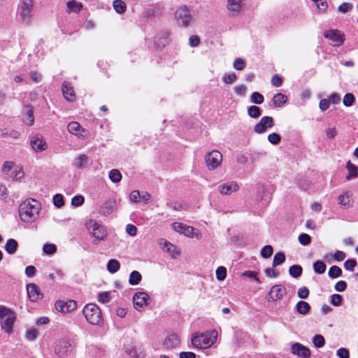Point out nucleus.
Here are the masks:
<instances>
[{
  "instance_id": "nucleus-1",
  "label": "nucleus",
  "mask_w": 358,
  "mask_h": 358,
  "mask_svg": "<svg viewBox=\"0 0 358 358\" xmlns=\"http://www.w3.org/2000/svg\"><path fill=\"white\" fill-rule=\"evenodd\" d=\"M41 210V204L34 199H28L22 202L19 206L20 220L26 223H31L36 220Z\"/></svg>"
},
{
  "instance_id": "nucleus-2",
  "label": "nucleus",
  "mask_w": 358,
  "mask_h": 358,
  "mask_svg": "<svg viewBox=\"0 0 358 358\" xmlns=\"http://www.w3.org/2000/svg\"><path fill=\"white\" fill-rule=\"evenodd\" d=\"M217 332L215 330L203 334H194L192 336V344L197 349H206L212 346L217 341Z\"/></svg>"
},
{
  "instance_id": "nucleus-3",
  "label": "nucleus",
  "mask_w": 358,
  "mask_h": 358,
  "mask_svg": "<svg viewBox=\"0 0 358 358\" xmlns=\"http://www.w3.org/2000/svg\"><path fill=\"white\" fill-rule=\"evenodd\" d=\"M86 320L92 325L100 326L103 324V317L99 307L95 303H88L83 309Z\"/></svg>"
},
{
  "instance_id": "nucleus-4",
  "label": "nucleus",
  "mask_w": 358,
  "mask_h": 358,
  "mask_svg": "<svg viewBox=\"0 0 358 358\" xmlns=\"http://www.w3.org/2000/svg\"><path fill=\"white\" fill-rule=\"evenodd\" d=\"M34 0H20L18 4V13L21 22L25 25H29L34 16Z\"/></svg>"
},
{
  "instance_id": "nucleus-5",
  "label": "nucleus",
  "mask_w": 358,
  "mask_h": 358,
  "mask_svg": "<svg viewBox=\"0 0 358 358\" xmlns=\"http://www.w3.org/2000/svg\"><path fill=\"white\" fill-rule=\"evenodd\" d=\"M172 229L175 231L183 234L187 238H196L197 240H200L202 238V234L199 229L182 222H173L172 224Z\"/></svg>"
},
{
  "instance_id": "nucleus-6",
  "label": "nucleus",
  "mask_w": 358,
  "mask_h": 358,
  "mask_svg": "<svg viewBox=\"0 0 358 358\" xmlns=\"http://www.w3.org/2000/svg\"><path fill=\"white\" fill-rule=\"evenodd\" d=\"M86 227L90 234L94 238V243L95 244L103 240L107 236V232L104 227L94 220H89L86 223Z\"/></svg>"
},
{
  "instance_id": "nucleus-7",
  "label": "nucleus",
  "mask_w": 358,
  "mask_h": 358,
  "mask_svg": "<svg viewBox=\"0 0 358 358\" xmlns=\"http://www.w3.org/2000/svg\"><path fill=\"white\" fill-rule=\"evenodd\" d=\"M175 18L178 26L187 27L193 20L189 10L185 6L177 8L175 13Z\"/></svg>"
},
{
  "instance_id": "nucleus-8",
  "label": "nucleus",
  "mask_w": 358,
  "mask_h": 358,
  "mask_svg": "<svg viewBox=\"0 0 358 358\" xmlns=\"http://www.w3.org/2000/svg\"><path fill=\"white\" fill-rule=\"evenodd\" d=\"M222 153L214 150L208 152L205 157V162L207 169L210 171H213L221 166L222 162Z\"/></svg>"
},
{
  "instance_id": "nucleus-9",
  "label": "nucleus",
  "mask_w": 358,
  "mask_h": 358,
  "mask_svg": "<svg viewBox=\"0 0 358 358\" xmlns=\"http://www.w3.org/2000/svg\"><path fill=\"white\" fill-rule=\"evenodd\" d=\"M324 36L329 41L331 45L337 47L341 45L345 41V35L337 29H330L324 32Z\"/></svg>"
},
{
  "instance_id": "nucleus-10",
  "label": "nucleus",
  "mask_w": 358,
  "mask_h": 358,
  "mask_svg": "<svg viewBox=\"0 0 358 358\" xmlns=\"http://www.w3.org/2000/svg\"><path fill=\"white\" fill-rule=\"evenodd\" d=\"M287 294V289L282 285H275L268 292L266 299L268 302L280 300Z\"/></svg>"
},
{
  "instance_id": "nucleus-11",
  "label": "nucleus",
  "mask_w": 358,
  "mask_h": 358,
  "mask_svg": "<svg viewBox=\"0 0 358 358\" xmlns=\"http://www.w3.org/2000/svg\"><path fill=\"white\" fill-rule=\"evenodd\" d=\"M150 301V298L147 293L143 292H136L133 296L134 308L138 311H141L148 305Z\"/></svg>"
},
{
  "instance_id": "nucleus-12",
  "label": "nucleus",
  "mask_w": 358,
  "mask_h": 358,
  "mask_svg": "<svg viewBox=\"0 0 358 358\" xmlns=\"http://www.w3.org/2000/svg\"><path fill=\"white\" fill-rule=\"evenodd\" d=\"M274 126V119L271 116H264L260 121L254 127V131L262 134L265 133L268 129Z\"/></svg>"
},
{
  "instance_id": "nucleus-13",
  "label": "nucleus",
  "mask_w": 358,
  "mask_h": 358,
  "mask_svg": "<svg viewBox=\"0 0 358 358\" xmlns=\"http://www.w3.org/2000/svg\"><path fill=\"white\" fill-rule=\"evenodd\" d=\"M71 349V343L66 339L59 340L55 345V352L60 357L66 356Z\"/></svg>"
},
{
  "instance_id": "nucleus-14",
  "label": "nucleus",
  "mask_w": 358,
  "mask_h": 358,
  "mask_svg": "<svg viewBox=\"0 0 358 358\" xmlns=\"http://www.w3.org/2000/svg\"><path fill=\"white\" fill-rule=\"evenodd\" d=\"M55 308L57 311L62 313H69L75 310L77 307V302L74 300L68 301L58 300L55 303Z\"/></svg>"
},
{
  "instance_id": "nucleus-15",
  "label": "nucleus",
  "mask_w": 358,
  "mask_h": 358,
  "mask_svg": "<svg viewBox=\"0 0 358 358\" xmlns=\"http://www.w3.org/2000/svg\"><path fill=\"white\" fill-rule=\"evenodd\" d=\"M16 319L15 313L12 310L8 315L1 320V328L6 334H10L13 332L14 323Z\"/></svg>"
},
{
  "instance_id": "nucleus-16",
  "label": "nucleus",
  "mask_w": 358,
  "mask_h": 358,
  "mask_svg": "<svg viewBox=\"0 0 358 358\" xmlns=\"http://www.w3.org/2000/svg\"><path fill=\"white\" fill-rule=\"evenodd\" d=\"M30 145L35 152H43L48 148V144L41 134H36L31 138Z\"/></svg>"
},
{
  "instance_id": "nucleus-17",
  "label": "nucleus",
  "mask_w": 358,
  "mask_h": 358,
  "mask_svg": "<svg viewBox=\"0 0 358 358\" xmlns=\"http://www.w3.org/2000/svg\"><path fill=\"white\" fill-rule=\"evenodd\" d=\"M180 345V338L176 334H169L164 340L162 346L166 350H173Z\"/></svg>"
},
{
  "instance_id": "nucleus-18",
  "label": "nucleus",
  "mask_w": 358,
  "mask_h": 358,
  "mask_svg": "<svg viewBox=\"0 0 358 358\" xmlns=\"http://www.w3.org/2000/svg\"><path fill=\"white\" fill-rule=\"evenodd\" d=\"M68 131L78 138H85L87 136V131L81 127L78 122H71L67 126Z\"/></svg>"
},
{
  "instance_id": "nucleus-19",
  "label": "nucleus",
  "mask_w": 358,
  "mask_h": 358,
  "mask_svg": "<svg viewBox=\"0 0 358 358\" xmlns=\"http://www.w3.org/2000/svg\"><path fill=\"white\" fill-rule=\"evenodd\" d=\"M291 352L301 358H309L310 357V350L299 343H294L292 345Z\"/></svg>"
},
{
  "instance_id": "nucleus-20",
  "label": "nucleus",
  "mask_w": 358,
  "mask_h": 358,
  "mask_svg": "<svg viewBox=\"0 0 358 358\" xmlns=\"http://www.w3.org/2000/svg\"><path fill=\"white\" fill-rule=\"evenodd\" d=\"M238 189L239 186L235 181H229L219 186V192L222 195H230Z\"/></svg>"
},
{
  "instance_id": "nucleus-21",
  "label": "nucleus",
  "mask_w": 358,
  "mask_h": 358,
  "mask_svg": "<svg viewBox=\"0 0 358 358\" xmlns=\"http://www.w3.org/2000/svg\"><path fill=\"white\" fill-rule=\"evenodd\" d=\"M27 295L31 301H37L43 296L40 289L35 284L31 283L27 285Z\"/></svg>"
},
{
  "instance_id": "nucleus-22",
  "label": "nucleus",
  "mask_w": 358,
  "mask_h": 358,
  "mask_svg": "<svg viewBox=\"0 0 358 358\" xmlns=\"http://www.w3.org/2000/svg\"><path fill=\"white\" fill-rule=\"evenodd\" d=\"M116 201L114 199L106 201L100 207L99 213L103 215H110L115 210Z\"/></svg>"
},
{
  "instance_id": "nucleus-23",
  "label": "nucleus",
  "mask_w": 358,
  "mask_h": 358,
  "mask_svg": "<svg viewBox=\"0 0 358 358\" xmlns=\"http://www.w3.org/2000/svg\"><path fill=\"white\" fill-rule=\"evenodd\" d=\"M62 92L64 98L69 101H73L76 99V94L71 83L65 81L62 85Z\"/></svg>"
},
{
  "instance_id": "nucleus-24",
  "label": "nucleus",
  "mask_w": 358,
  "mask_h": 358,
  "mask_svg": "<svg viewBox=\"0 0 358 358\" xmlns=\"http://www.w3.org/2000/svg\"><path fill=\"white\" fill-rule=\"evenodd\" d=\"M243 0H227V8L233 15H238L242 7Z\"/></svg>"
},
{
  "instance_id": "nucleus-25",
  "label": "nucleus",
  "mask_w": 358,
  "mask_h": 358,
  "mask_svg": "<svg viewBox=\"0 0 358 358\" xmlns=\"http://www.w3.org/2000/svg\"><path fill=\"white\" fill-rule=\"evenodd\" d=\"M159 245L164 252L170 253L173 257H175L176 255H179L180 254L177 248L174 245L164 239H161L159 241Z\"/></svg>"
},
{
  "instance_id": "nucleus-26",
  "label": "nucleus",
  "mask_w": 358,
  "mask_h": 358,
  "mask_svg": "<svg viewBox=\"0 0 358 358\" xmlns=\"http://www.w3.org/2000/svg\"><path fill=\"white\" fill-rule=\"evenodd\" d=\"M23 121L28 126L33 125L34 122V116L33 108L31 106H27L25 107Z\"/></svg>"
},
{
  "instance_id": "nucleus-27",
  "label": "nucleus",
  "mask_w": 358,
  "mask_h": 358,
  "mask_svg": "<svg viewBox=\"0 0 358 358\" xmlns=\"http://www.w3.org/2000/svg\"><path fill=\"white\" fill-rule=\"evenodd\" d=\"M68 13H78L83 7L81 2L77 1L76 0H71L66 3Z\"/></svg>"
},
{
  "instance_id": "nucleus-28",
  "label": "nucleus",
  "mask_w": 358,
  "mask_h": 358,
  "mask_svg": "<svg viewBox=\"0 0 358 358\" xmlns=\"http://www.w3.org/2000/svg\"><path fill=\"white\" fill-rule=\"evenodd\" d=\"M352 195V193L348 191L341 194L338 198V204L345 208H348L350 206V198Z\"/></svg>"
},
{
  "instance_id": "nucleus-29",
  "label": "nucleus",
  "mask_w": 358,
  "mask_h": 358,
  "mask_svg": "<svg viewBox=\"0 0 358 358\" xmlns=\"http://www.w3.org/2000/svg\"><path fill=\"white\" fill-rule=\"evenodd\" d=\"M169 43V34L167 33H162L159 34L155 38V44L157 48H164Z\"/></svg>"
},
{
  "instance_id": "nucleus-30",
  "label": "nucleus",
  "mask_w": 358,
  "mask_h": 358,
  "mask_svg": "<svg viewBox=\"0 0 358 358\" xmlns=\"http://www.w3.org/2000/svg\"><path fill=\"white\" fill-rule=\"evenodd\" d=\"M287 101V96L282 93L275 94L272 99V103L275 107H282Z\"/></svg>"
},
{
  "instance_id": "nucleus-31",
  "label": "nucleus",
  "mask_w": 358,
  "mask_h": 358,
  "mask_svg": "<svg viewBox=\"0 0 358 358\" xmlns=\"http://www.w3.org/2000/svg\"><path fill=\"white\" fill-rule=\"evenodd\" d=\"M310 309L309 303L304 301H299L296 305V310L298 313L305 315H307Z\"/></svg>"
},
{
  "instance_id": "nucleus-32",
  "label": "nucleus",
  "mask_w": 358,
  "mask_h": 358,
  "mask_svg": "<svg viewBox=\"0 0 358 358\" xmlns=\"http://www.w3.org/2000/svg\"><path fill=\"white\" fill-rule=\"evenodd\" d=\"M113 6L114 10L118 14H122L126 11L127 4L122 0H115L113 2Z\"/></svg>"
},
{
  "instance_id": "nucleus-33",
  "label": "nucleus",
  "mask_w": 358,
  "mask_h": 358,
  "mask_svg": "<svg viewBox=\"0 0 358 358\" xmlns=\"http://www.w3.org/2000/svg\"><path fill=\"white\" fill-rule=\"evenodd\" d=\"M346 169L348 171V175L346 176L347 180H350L357 176V168L355 164H352L350 161L347 162Z\"/></svg>"
},
{
  "instance_id": "nucleus-34",
  "label": "nucleus",
  "mask_w": 358,
  "mask_h": 358,
  "mask_svg": "<svg viewBox=\"0 0 358 358\" xmlns=\"http://www.w3.org/2000/svg\"><path fill=\"white\" fill-rule=\"evenodd\" d=\"M24 174L22 167L19 165H16L12 172L9 174V176L13 180H17L22 178L24 176Z\"/></svg>"
},
{
  "instance_id": "nucleus-35",
  "label": "nucleus",
  "mask_w": 358,
  "mask_h": 358,
  "mask_svg": "<svg viewBox=\"0 0 358 358\" xmlns=\"http://www.w3.org/2000/svg\"><path fill=\"white\" fill-rule=\"evenodd\" d=\"M17 243L15 239H8L5 245V250L8 254H14L17 250Z\"/></svg>"
},
{
  "instance_id": "nucleus-36",
  "label": "nucleus",
  "mask_w": 358,
  "mask_h": 358,
  "mask_svg": "<svg viewBox=\"0 0 358 358\" xmlns=\"http://www.w3.org/2000/svg\"><path fill=\"white\" fill-rule=\"evenodd\" d=\"M120 268V262L116 259H110L107 264V270L110 273H115L119 271Z\"/></svg>"
},
{
  "instance_id": "nucleus-37",
  "label": "nucleus",
  "mask_w": 358,
  "mask_h": 358,
  "mask_svg": "<svg viewBox=\"0 0 358 358\" xmlns=\"http://www.w3.org/2000/svg\"><path fill=\"white\" fill-rule=\"evenodd\" d=\"M141 279V274L137 271H134L129 275V283L131 285H136L139 284Z\"/></svg>"
},
{
  "instance_id": "nucleus-38",
  "label": "nucleus",
  "mask_w": 358,
  "mask_h": 358,
  "mask_svg": "<svg viewBox=\"0 0 358 358\" xmlns=\"http://www.w3.org/2000/svg\"><path fill=\"white\" fill-rule=\"evenodd\" d=\"M16 165L17 164L14 162L6 161L3 164V166L1 167V171L4 174L9 176V173L12 172L13 169L15 168Z\"/></svg>"
},
{
  "instance_id": "nucleus-39",
  "label": "nucleus",
  "mask_w": 358,
  "mask_h": 358,
  "mask_svg": "<svg viewBox=\"0 0 358 358\" xmlns=\"http://www.w3.org/2000/svg\"><path fill=\"white\" fill-rule=\"evenodd\" d=\"M285 261V255L283 252H277L274 257L273 260V267H276L282 264H283Z\"/></svg>"
},
{
  "instance_id": "nucleus-40",
  "label": "nucleus",
  "mask_w": 358,
  "mask_h": 358,
  "mask_svg": "<svg viewBox=\"0 0 358 358\" xmlns=\"http://www.w3.org/2000/svg\"><path fill=\"white\" fill-rule=\"evenodd\" d=\"M302 271V267L299 265H293L289 268V275L295 278H297L301 275Z\"/></svg>"
},
{
  "instance_id": "nucleus-41",
  "label": "nucleus",
  "mask_w": 358,
  "mask_h": 358,
  "mask_svg": "<svg viewBox=\"0 0 358 358\" xmlns=\"http://www.w3.org/2000/svg\"><path fill=\"white\" fill-rule=\"evenodd\" d=\"M326 268V264L322 261L318 260L313 264L314 271L318 274L324 273Z\"/></svg>"
},
{
  "instance_id": "nucleus-42",
  "label": "nucleus",
  "mask_w": 358,
  "mask_h": 358,
  "mask_svg": "<svg viewBox=\"0 0 358 358\" xmlns=\"http://www.w3.org/2000/svg\"><path fill=\"white\" fill-rule=\"evenodd\" d=\"M342 274V270L337 266H332L330 267L328 275L331 278H336L341 276Z\"/></svg>"
},
{
  "instance_id": "nucleus-43",
  "label": "nucleus",
  "mask_w": 358,
  "mask_h": 358,
  "mask_svg": "<svg viewBox=\"0 0 358 358\" xmlns=\"http://www.w3.org/2000/svg\"><path fill=\"white\" fill-rule=\"evenodd\" d=\"M109 178L113 182H118L122 179V174L117 169H112L109 172Z\"/></svg>"
},
{
  "instance_id": "nucleus-44",
  "label": "nucleus",
  "mask_w": 358,
  "mask_h": 358,
  "mask_svg": "<svg viewBox=\"0 0 358 358\" xmlns=\"http://www.w3.org/2000/svg\"><path fill=\"white\" fill-rule=\"evenodd\" d=\"M248 114L250 117L257 118L261 115V110L256 106H251L248 108Z\"/></svg>"
},
{
  "instance_id": "nucleus-45",
  "label": "nucleus",
  "mask_w": 358,
  "mask_h": 358,
  "mask_svg": "<svg viewBox=\"0 0 358 358\" xmlns=\"http://www.w3.org/2000/svg\"><path fill=\"white\" fill-rule=\"evenodd\" d=\"M216 278L219 281H222L227 276V268L224 266H219L215 271Z\"/></svg>"
},
{
  "instance_id": "nucleus-46",
  "label": "nucleus",
  "mask_w": 358,
  "mask_h": 358,
  "mask_svg": "<svg viewBox=\"0 0 358 358\" xmlns=\"http://www.w3.org/2000/svg\"><path fill=\"white\" fill-rule=\"evenodd\" d=\"M355 101V97L352 93H347L343 99V105L346 107H350L353 105Z\"/></svg>"
},
{
  "instance_id": "nucleus-47",
  "label": "nucleus",
  "mask_w": 358,
  "mask_h": 358,
  "mask_svg": "<svg viewBox=\"0 0 358 358\" xmlns=\"http://www.w3.org/2000/svg\"><path fill=\"white\" fill-rule=\"evenodd\" d=\"M250 101L253 103L261 104L264 102V96L260 93L255 92L252 94Z\"/></svg>"
},
{
  "instance_id": "nucleus-48",
  "label": "nucleus",
  "mask_w": 358,
  "mask_h": 358,
  "mask_svg": "<svg viewBox=\"0 0 358 358\" xmlns=\"http://www.w3.org/2000/svg\"><path fill=\"white\" fill-rule=\"evenodd\" d=\"M43 251L46 255H53L57 251V247L55 245L52 243H46L43 246Z\"/></svg>"
},
{
  "instance_id": "nucleus-49",
  "label": "nucleus",
  "mask_w": 358,
  "mask_h": 358,
  "mask_svg": "<svg viewBox=\"0 0 358 358\" xmlns=\"http://www.w3.org/2000/svg\"><path fill=\"white\" fill-rule=\"evenodd\" d=\"M273 252L272 246L269 245H265L261 250V256L264 259H268L272 255Z\"/></svg>"
},
{
  "instance_id": "nucleus-50",
  "label": "nucleus",
  "mask_w": 358,
  "mask_h": 358,
  "mask_svg": "<svg viewBox=\"0 0 358 358\" xmlns=\"http://www.w3.org/2000/svg\"><path fill=\"white\" fill-rule=\"evenodd\" d=\"M237 79V76L234 73H225L222 77V81L227 84H232Z\"/></svg>"
},
{
  "instance_id": "nucleus-51",
  "label": "nucleus",
  "mask_w": 358,
  "mask_h": 358,
  "mask_svg": "<svg viewBox=\"0 0 358 358\" xmlns=\"http://www.w3.org/2000/svg\"><path fill=\"white\" fill-rule=\"evenodd\" d=\"M87 162V157L85 155H80L76 158V166L78 169H83Z\"/></svg>"
},
{
  "instance_id": "nucleus-52",
  "label": "nucleus",
  "mask_w": 358,
  "mask_h": 358,
  "mask_svg": "<svg viewBox=\"0 0 358 358\" xmlns=\"http://www.w3.org/2000/svg\"><path fill=\"white\" fill-rule=\"evenodd\" d=\"M313 343L316 348H322L324 345L325 340L322 335H315L313 337Z\"/></svg>"
},
{
  "instance_id": "nucleus-53",
  "label": "nucleus",
  "mask_w": 358,
  "mask_h": 358,
  "mask_svg": "<svg viewBox=\"0 0 358 358\" xmlns=\"http://www.w3.org/2000/svg\"><path fill=\"white\" fill-rule=\"evenodd\" d=\"M233 66L238 71H242L246 66V63L243 59L237 58L234 60Z\"/></svg>"
},
{
  "instance_id": "nucleus-54",
  "label": "nucleus",
  "mask_w": 358,
  "mask_h": 358,
  "mask_svg": "<svg viewBox=\"0 0 358 358\" xmlns=\"http://www.w3.org/2000/svg\"><path fill=\"white\" fill-rule=\"evenodd\" d=\"M267 138L268 141L273 145L278 144L281 140L280 136L275 132L268 134Z\"/></svg>"
},
{
  "instance_id": "nucleus-55",
  "label": "nucleus",
  "mask_w": 358,
  "mask_h": 358,
  "mask_svg": "<svg viewBox=\"0 0 358 358\" xmlns=\"http://www.w3.org/2000/svg\"><path fill=\"white\" fill-rule=\"evenodd\" d=\"M299 242L302 245H308L311 242V238L307 234H301L299 236Z\"/></svg>"
},
{
  "instance_id": "nucleus-56",
  "label": "nucleus",
  "mask_w": 358,
  "mask_h": 358,
  "mask_svg": "<svg viewBox=\"0 0 358 358\" xmlns=\"http://www.w3.org/2000/svg\"><path fill=\"white\" fill-rule=\"evenodd\" d=\"M38 335V332L35 329H29L26 332V338L30 341H34Z\"/></svg>"
},
{
  "instance_id": "nucleus-57",
  "label": "nucleus",
  "mask_w": 358,
  "mask_h": 358,
  "mask_svg": "<svg viewBox=\"0 0 358 358\" xmlns=\"http://www.w3.org/2000/svg\"><path fill=\"white\" fill-rule=\"evenodd\" d=\"M53 203L57 208H61L64 206V198L60 194H57L53 196Z\"/></svg>"
},
{
  "instance_id": "nucleus-58",
  "label": "nucleus",
  "mask_w": 358,
  "mask_h": 358,
  "mask_svg": "<svg viewBox=\"0 0 358 358\" xmlns=\"http://www.w3.org/2000/svg\"><path fill=\"white\" fill-rule=\"evenodd\" d=\"M343 298L338 294H334L331 296V303L335 306H339L342 304Z\"/></svg>"
},
{
  "instance_id": "nucleus-59",
  "label": "nucleus",
  "mask_w": 358,
  "mask_h": 358,
  "mask_svg": "<svg viewBox=\"0 0 358 358\" xmlns=\"http://www.w3.org/2000/svg\"><path fill=\"white\" fill-rule=\"evenodd\" d=\"M85 201L84 197L81 195L75 196L71 199V205L75 207L80 206Z\"/></svg>"
},
{
  "instance_id": "nucleus-60",
  "label": "nucleus",
  "mask_w": 358,
  "mask_h": 358,
  "mask_svg": "<svg viewBox=\"0 0 358 358\" xmlns=\"http://www.w3.org/2000/svg\"><path fill=\"white\" fill-rule=\"evenodd\" d=\"M297 295L300 299H306L309 296V290L306 287H302L299 289Z\"/></svg>"
},
{
  "instance_id": "nucleus-61",
  "label": "nucleus",
  "mask_w": 358,
  "mask_h": 358,
  "mask_svg": "<svg viewBox=\"0 0 358 358\" xmlns=\"http://www.w3.org/2000/svg\"><path fill=\"white\" fill-rule=\"evenodd\" d=\"M357 265V262L355 259H348L344 263V268L347 271H352Z\"/></svg>"
},
{
  "instance_id": "nucleus-62",
  "label": "nucleus",
  "mask_w": 358,
  "mask_h": 358,
  "mask_svg": "<svg viewBox=\"0 0 358 358\" xmlns=\"http://www.w3.org/2000/svg\"><path fill=\"white\" fill-rule=\"evenodd\" d=\"M352 8V5L350 3L344 2L338 7V11L342 13H346Z\"/></svg>"
},
{
  "instance_id": "nucleus-63",
  "label": "nucleus",
  "mask_w": 358,
  "mask_h": 358,
  "mask_svg": "<svg viewBox=\"0 0 358 358\" xmlns=\"http://www.w3.org/2000/svg\"><path fill=\"white\" fill-rule=\"evenodd\" d=\"M126 232L131 236H135L137 234V228L132 224H128L126 226Z\"/></svg>"
},
{
  "instance_id": "nucleus-64",
  "label": "nucleus",
  "mask_w": 358,
  "mask_h": 358,
  "mask_svg": "<svg viewBox=\"0 0 358 358\" xmlns=\"http://www.w3.org/2000/svg\"><path fill=\"white\" fill-rule=\"evenodd\" d=\"M336 355L339 358H349L350 356L349 351L344 348H339L337 350Z\"/></svg>"
}]
</instances>
